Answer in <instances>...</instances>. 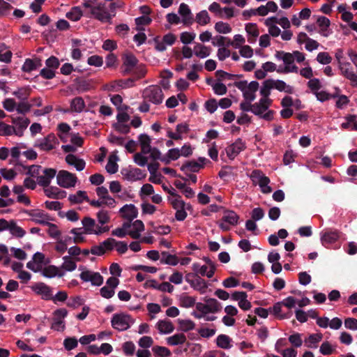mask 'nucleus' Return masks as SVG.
<instances>
[{"label": "nucleus", "mask_w": 357, "mask_h": 357, "mask_svg": "<svg viewBox=\"0 0 357 357\" xmlns=\"http://www.w3.org/2000/svg\"><path fill=\"white\" fill-rule=\"evenodd\" d=\"M275 56L278 60H282L284 63V66L277 68L275 63L267 61L262 65V68H264L266 73L277 71V73L280 74L297 73L298 67L294 63V61L301 63L305 60V54L299 51H294L291 53L285 52L284 51H277L275 54Z\"/></svg>", "instance_id": "nucleus-1"}, {"label": "nucleus", "mask_w": 357, "mask_h": 357, "mask_svg": "<svg viewBox=\"0 0 357 357\" xmlns=\"http://www.w3.org/2000/svg\"><path fill=\"white\" fill-rule=\"evenodd\" d=\"M272 103L273 100H265L260 98L258 102L253 104L252 113L266 121H272L275 114L274 111L269 109Z\"/></svg>", "instance_id": "nucleus-2"}, {"label": "nucleus", "mask_w": 357, "mask_h": 357, "mask_svg": "<svg viewBox=\"0 0 357 357\" xmlns=\"http://www.w3.org/2000/svg\"><path fill=\"white\" fill-rule=\"evenodd\" d=\"M234 85L242 91L245 100L253 101L255 99L256 92L259 89V83L257 82L252 81L248 83L247 81H240L235 82Z\"/></svg>", "instance_id": "nucleus-3"}, {"label": "nucleus", "mask_w": 357, "mask_h": 357, "mask_svg": "<svg viewBox=\"0 0 357 357\" xmlns=\"http://www.w3.org/2000/svg\"><path fill=\"white\" fill-rule=\"evenodd\" d=\"M82 229L87 234L100 235L109 231L107 226H100L90 217H84L82 220Z\"/></svg>", "instance_id": "nucleus-4"}, {"label": "nucleus", "mask_w": 357, "mask_h": 357, "mask_svg": "<svg viewBox=\"0 0 357 357\" xmlns=\"http://www.w3.org/2000/svg\"><path fill=\"white\" fill-rule=\"evenodd\" d=\"M168 201L173 208L176 210L175 218L178 221L184 220L187 217L185 208H189L190 205H186V204L182 200L180 195H175L174 197H169L168 198Z\"/></svg>", "instance_id": "nucleus-5"}, {"label": "nucleus", "mask_w": 357, "mask_h": 357, "mask_svg": "<svg viewBox=\"0 0 357 357\" xmlns=\"http://www.w3.org/2000/svg\"><path fill=\"white\" fill-rule=\"evenodd\" d=\"M133 322L132 317L125 313L114 314L111 320L112 326L114 329L121 331L128 329Z\"/></svg>", "instance_id": "nucleus-6"}, {"label": "nucleus", "mask_w": 357, "mask_h": 357, "mask_svg": "<svg viewBox=\"0 0 357 357\" xmlns=\"http://www.w3.org/2000/svg\"><path fill=\"white\" fill-rule=\"evenodd\" d=\"M56 176L57 184L63 188L75 187L78 181L75 174L67 170H60Z\"/></svg>", "instance_id": "nucleus-7"}, {"label": "nucleus", "mask_w": 357, "mask_h": 357, "mask_svg": "<svg viewBox=\"0 0 357 357\" xmlns=\"http://www.w3.org/2000/svg\"><path fill=\"white\" fill-rule=\"evenodd\" d=\"M196 309L198 312L204 313L205 315L208 313H217L222 309L221 303L215 298H208L206 300V303H197Z\"/></svg>", "instance_id": "nucleus-8"}, {"label": "nucleus", "mask_w": 357, "mask_h": 357, "mask_svg": "<svg viewBox=\"0 0 357 357\" xmlns=\"http://www.w3.org/2000/svg\"><path fill=\"white\" fill-rule=\"evenodd\" d=\"M239 217L233 211H227L224 213L222 218L218 221L219 227L223 231H228L231 227L238 224Z\"/></svg>", "instance_id": "nucleus-9"}, {"label": "nucleus", "mask_w": 357, "mask_h": 357, "mask_svg": "<svg viewBox=\"0 0 357 357\" xmlns=\"http://www.w3.org/2000/svg\"><path fill=\"white\" fill-rule=\"evenodd\" d=\"M143 96L146 100L156 105L161 103L164 98L162 91L158 86H150L145 89Z\"/></svg>", "instance_id": "nucleus-10"}, {"label": "nucleus", "mask_w": 357, "mask_h": 357, "mask_svg": "<svg viewBox=\"0 0 357 357\" xmlns=\"http://www.w3.org/2000/svg\"><path fill=\"white\" fill-rule=\"evenodd\" d=\"M50 260L42 252H36L33 255L32 260L26 264V268H56L53 265H49Z\"/></svg>", "instance_id": "nucleus-11"}, {"label": "nucleus", "mask_w": 357, "mask_h": 357, "mask_svg": "<svg viewBox=\"0 0 357 357\" xmlns=\"http://www.w3.org/2000/svg\"><path fill=\"white\" fill-rule=\"evenodd\" d=\"M59 144V140L54 134H49L45 137L38 140L34 145L35 147L44 151H50L56 148Z\"/></svg>", "instance_id": "nucleus-12"}, {"label": "nucleus", "mask_w": 357, "mask_h": 357, "mask_svg": "<svg viewBox=\"0 0 357 357\" xmlns=\"http://www.w3.org/2000/svg\"><path fill=\"white\" fill-rule=\"evenodd\" d=\"M94 18L102 22H111L112 15L108 12L105 4L98 3L91 13Z\"/></svg>", "instance_id": "nucleus-13"}, {"label": "nucleus", "mask_w": 357, "mask_h": 357, "mask_svg": "<svg viewBox=\"0 0 357 357\" xmlns=\"http://www.w3.org/2000/svg\"><path fill=\"white\" fill-rule=\"evenodd\" d=\"M31 289L37 295L41 296L44 300L49 301L53 298L52 288L44 282H36L31 287Z\"/></svg>", "instance_id": "nucleus-14"}, {"label": "nucleus", "mask_w": 357, "mask_h": 357, "mask_svg": "<svg viewBox=\"0 0 357 357\" xmlns=\"http://www.w3.org/2000/svg\"><path fill=\"white\" fill-rule=\"evenodd\" d=\"M80 278L84 282H90L94 286H100L103 283V277L99 273H95L88 269L81 273Z\"/></svg>", "instance_id": "nucleus-15"}, {"label": "nucleus", "mask_w": 357, "mask_h": 357, "mask_svg": "<svg viewBox=\"0 0 357 357\" xmlns=\"http://www.w3.org/2000/svg\"><path fill=\"white\" fill-rule=\"evenodd\" d=\"M208 160L206 158H199L197 160H192L185 162L181 167V170L185 172H197L204 168Z\"/></svg>", "instance_id": "nucleus-16"}, {"label": "nucleus", "mask_w": 357, "mask_h": 357, "mask_svg": "<svg viewBox=\"0 0 357 357\" xmlns=\"http://www.w3.org/2000/svg\"><path fill=\"white\" fill-rule=\"evenodd\" d=\"M128 226V235L133 239H138L141 236V233L144 230V225L140 220H137L132 222H127Z\"/></svg>", "instance_id": "nucleus-17"}, {"label": "nucleus", "mask_w": 357, "mask_h": 357, "mask_svg": "<svg viewBox=\"0 0 357 357\" xmlns=\"http://www.w3.org/2000/svg\"><path fill=\"white\" fill-rule=\"evenodd\" d=\"M245 149V143L241 139H238L233 144L228 146L226 149L227 155L231 159H234L242 151Z\"/></svg>", "instance_id": "nucleus-18"}, {"label": "nucleus", "mask_w": 357, "mask_h": 357, "mask_svg": "<svg viewBox=\"0 0 357 357\" xmlns=\"http://www.w3.org/2000/svg\"><path fill=\"white\" fill-rule=\"evenodd\" d=\"M121 173L125 179L130 181L141 180L146 176V174L139 168L124 169Z\"/></svg>", "instance_id": "nucleus-19"}, {"label": "nucleus", "mask_w": 357, "mask_h": 357, "mask_svg": "<svg viewBox=\"0 0 357 357\" xmlns=\"http://www.w3.org/2000/svg\"><path fill=\"white\" fill-rule=\"evenodd\" d=\"M56 170L54 168H43L42 175L39 176L38 184L43 187H47L52 179L56 176Z\"/></svg>", "instance_id": "nucleus-20"}, {"label": "nucleus", "mask_w": 357, "mask_h": 357, "mask_svg": "<svg viewBox=\"0 0 357 357\" xmlns=\"http://www.w3.org/2000/svg\"><path fill=\"white\" fill-rule=\"evenodd\" d=\"M119 213L122 218L131 222L137 217L138 210L134 204H126L120 208Z\"/></svg>", "instance_id": "nucleus-21"}, {"label": "nucleus", "mask_w": 357, "mask_h": 357, "mask_svg": "<svg viewBox=\"0 0 357 357\" xmlns=\"http://www.w3.org/2000/svg\"><path fill=\"white\" fill-rule=\"evenodd\" d=\"M341 74L351 82L357 84V74L353 70L351 65L349 62H342L339 65Z\"/></svg>", "instance_id": "nucleus-22"}, {"label": "nucleus", "mask_w": 357, "mask_h": 357, "mask_svg": "<svg viewBox=\"0 0 357 357\" xmlns=\"http://www.w3.org/2000/svg\"><path fill=\"white\" fill-rule=\"evenodd\" d=\"M28 215L31 218L34 222L41 224L47 225L49 224L50 218L47 214L40 209L30 210L26 212Z\"/></svg>", "instance_id": "nucleus-23"}, {"label": "nucleus", "mask_w": 357, "mask_h": 357, "mask_svg": "<svg viewBox=\"0 0 357 357\" xmlns=\"http://www.w3.org/2000/svg\"><path fill=\"white\" fill-rule=\"evenodd\" d=\"M178 13L181 16V22L184 24H192L193 22V17L191 10L189 6L185 3L180 4L178 8Z\"/></svg>", "instance_id": "nucleus-24"}, {"label": "nucleus", "mask_w": 357, "mask_h": 357, "mask_svg": "<svg viewBox=\"0 0 357 357\" xmlns=\"http://www.w3.org/2000/svg\"><path fill=\"white\" fill-rule=\"evenodd\" d=\"M65 160L68 165L74 167L77 171H82L86 166V162L83 159L73 153L68 154Z\"/></svg>", "instance_id": "nucleus-25"}, {"label": "nucleus", "mask_w": 357, "mask_h": 357, "mask_svg": "<svg viewBox=\"0 0 357 357\" xmlns=\"http://www.w3.org/2000/svg\"><path fill=\"white\" fill-rule=\"evenodd\" d=\"M137 63V59L132 54H126L123 58V63L122 68H123V73L124 75L130 73L134 68L136 67Z\"/></svg>", "instance_id": "nucleus-26"}, {"label": "nucleus", "mask_w": 357, "mask_h": 357, "mask_svg": "<svg viewBox=\"0 0 357 357\" xmlns=\"http://www.w3.org/2000/svg\"><path fill=\"white\" fill-rule=\"evenodd\" d=\"M245 30L248 35V41L250 43H254L259 36V29L257 24L248 23L245 25Z\"/></svg>", "instance_id": "nucleus-27"}, {"label": "nucleus", "mask_w": 357, "mask_h": 357, "mask_svg": "<svg viewBox=\"0 0 357 357\" xmlns=\"http://www.w3.org/2000/svg\"><path fill=\"white\" fill-rule=\"evenodd\" d=\"M278 6L275 2L269 1L266 5H261L256 9L257 15L266 16L269 12L275 13L278 10Z\"/></svg>", "instance_id": "nucleus-28"}, {"label": "nucleus", "mask_w": 357, "mask_h": 357, "mask_svg": "<svg viewBox=\"0 0 357 357\" xmlns=\"http://www.w3.org/2000/svg\"><path fill=\"white\" fill-rule=\"evenodd\" d=\"M110 246L108 238L101 243L92 246L91 248V253L97 256L103 255L107 252L110 251Z\"/></svg>", "instance_id": "nucleus-29"}, {"label": "nucleus", "mask_w": 357, "mask_h": 357, "mask_svg": "<svg viewBox=\"0 0 357 357\" xmlns=\"http://www.w3.org/2000/svg\"><path fill=\"white\" fill-rule=\"evenodd\" d=\"M273 88L277 89L279 91H284L287 93L291 94L294 93V89L292 86L287 84L282 80L277 79H270Z\"/></svg>", "instance_id": "nucleus-30"}, {"label": "nucleus", "mask_w": 357, "mask_h": 357, "mask_svg": "<svg viewBox=\"0 0 357 357\" xmlns=\"http://www.w3.org/2000/svg\"><path fill=\"white\" fill-rule=\"evenodd\" d=\"M211 49L202 43H196L193 47L194 54L200 59H204L211 54Z\"/></svg>", "instance_id": "nucleus-31"}, {"label": "nucleus", "mask_w": 357, "mask_h": 357, "mask_svg": "<svg viewBox=\"0 0 357 357\" xmlns=\"http://www.w3.org/2000/svg\"><path fill=\"white\" fill-rule=\"evenodd\" d=\"M157 328L161 334H168L174 331V326L169 320H160L157 323Z\"/></svg>", "instance_id": "nucleus-32"}, {"label": "nucleus", "mask_w": 357, "mask_h": 357, "mask_svg": "<svg viewBox=\"0 0 357 357\" xmlns=\"http://www.w3.org/2000/svg\"><path fill=\"white\" fill-rule=\"evenodd\" d=\"M34 272H38L41 271V274L45 277L52 278L54 277L61 278L64 275L65 271L63 269H31Z\"/></svg>", "instance_id": "nucleus-33"}, {"label": "nucleus", "mask_w": 357, "mask_h": 357, "mask_svg": "<svg viewBox=\"0 0 357 357\" xmlns=\"http://www.w3.org/2000/svg\"><path fill=\"white\" fill-rule=\"evenodd\" d=\"M47 197L52 199H61L66 196V192L61 190L57 187H49L44 190Z\"/></svg>", "instance_id": "nucleus-34"}, {"label": "nucleus", "mask_w": 357, "mask_h": 357, "mask_svg": "<svg viewBox=\"0 0 357 357\" xmlns=\"http://www.w3.org/2000/svg\"><path fill=\"white\" fill-rule=\"evenodd\" d=\"M109 241L110 244V251H112L114 249H116V250L119 254H123L126 252L128 250V245L126 243L123 241H117L114 238H109Z\"/></svg>", "instance_id": "nucleus-35"}, {"label": "nucleus", "mask_w": 357, "mask_h": 357, "mask_svg": "<svg viewBox=\"0 0 357 357\" xmlns=\"http://www.w3.org/2000/svg\"><path fill=\"white\" fill-rule=\"evenodd\" d=\"M68 200L71 204H80L84 200L86 202L89 201V197L85 191L79 190L74 195H70Z\"/></svg>", "instance_id": "nucleus-36"}, {"label": "nucleus", "mask_w": 357, "mask_h": 357, "mask_svg": "<svg viewBox=\"0 0 357 357\" xmlns=\"http://www.w3.org/2000/svg\"><path fill=\"white\" fill-rule=\"evenodd\" d=\"M231 339L225 334L219 335L216 338L217 346L225 349H230L232 347L231 344Z\"/></svg>", "instance_id": "nucleus-37"}, {"label": "nucleus", "mask_w": 357, "mask_h": 357, "mask_svg": "<svg viewBox=\"0 0 357 357\" xmlns=\"http://www.w3.org/2000/svg\"><path fill=\"white\" fill-rule=\"evenodd\" d=\"M13 134L21 136L22 131L20 132L15 130L14 126L6 124L4 123H0V135L8 136Z\"/></svg>", "instance_id": "nucleus-38"}, {"label": "nucleus", "mask_w": 357, "mask_h": 357, "mask_svg": "<svg viewBox=\"0 0 357 357\" xmlns=\"http://www.w3.org/2000/svg\"><path fill=\"white\" fill-rule=\"evenodd\" d=\"M272 89H273V86H272V84H271V82L270 79L265 80L263 82V85H262V86L260 89V94L261 96V99H263V100H271L269 98V96L271 94V90Z\"/></svg>", "instance_id": "nucleus-39"}, {"label": "nucleus", "mask_w": 357, "mask_h": 357, "mask_svg": "<svg viewBox=\"0 0 357 357\" xmlns=\"http://www.w3.org/2000/svg\"><path fill=\"white\" fill-rule=\"evenodd\" d=\"M322 337L323 335L321 333L311 334L305 340V346L308 348H317V343L321 340Z\"/></svg>", "instance_id": "nucleus-40"}, {"label": "nucleus", "mask_w": 357, "mask_h": 357, "mask_svg": "<svg viewBox=\"0 0 357 357\" xmlns=\"http://www.w3.org/2000/svg\"><path fill=\"white\" fill-rule=\"evenodd\" d=\"M142 152L149 153L151 151V138L147 135H141L139 137Z\"/></svg>", "instance_id": "nucleus-41"}, {"label": "nucleus", "mask_w": 357, "mask_h": 357, "mask_svg": "<svg viewBox=\"0 0 357 357\" xmlns=\"http://www.w3.org/2000/svg\"><path fill=\"white\" fill-rule=\"evenodd\" d=\"M160 261L162 264H166L171 266H176L178 264L179 259L173 255L168 254L167 252H162L160 257Z\"/></svg>", "instance_id": "nucleus-42"}, {"label": "nucleus", "mask_w": 357, "mask_h": 357, "mask_svg": "<svg viewBox=\"0 0 357 357\" xmlns=\"http://www.w3.org/2000/svg\"><path fill=\"white\" fill-rule=\"evenodd\" d=\"M70 234H73V242L75 243H82L86 241L84 236L86 234L82 228H74L70 230Z\"/></svg>", "instance_id": "nucleus-43"}, {"label": "nucleus", "mask_w": 357, "mask_h": 357, "mask_svg": "<svg viewBox=\"0 0 357 357\" xmlns=\"http://www.w3.org/2000/svg\"><path fill=\"white\" fill-rule=\"evenodd\" d=\"M186 341V337L183 333H177L167 338V344L172 346L182 344Z\"/></svg>", "instance_id": "nucleus-44"}, {"label": "nucleus", "mask_w": 357, "mask_h": 357, "mask_svg": "<svg viewBox=\"0 0 357 357\" xmlns=\"http://www.w3.org/2000/svg\"><path fill=\"white\" fill-rule=\"evenodd\" d=\"M245 39L241 34L234 35L233 40H227V45H231L235 49H239L241 47L245 45Z\"/></svg>", "instance_id": "nucleus-45"}, {"label": "nucleus", "mask_w": 357, "mask_h": 357, "mask_svg": "<svg viewBox=\"0 0 357 357\" xmlns=\"http://www.w3.org/2000/svg\"><path fill=\"white\" fill-rule=\"evenodd\" d=\"M85 107V103L82 98L76 97L71 100L70 109L75 112H81Z\"/></svg>", "instance_id": "nucleus-46"}, {"label": "nucleus", "mask_w": 357, "mask_h": 357, "mask_svg": "<svg viewBox=\"0 0 357 357\" xmlns=\"http://www.w3.org/2000/svg\"><path fill=\"white\" fill-rule=\"evenodd\" d=\"M40 66L41 63L40 59L32 60L27 59L22 66V70L24 72H31Z\"/></svg>", "instance_id": "nucleus-47"}, {"label": "nucleus", "mask_w": 357, "mask_h": 357, "mask_svg": "<svg viewBox=\"0 0 357 357\" xmlns=\"http://www.w3.org/2000/svg\"><path fill=\"white\" fill-rule=\"evenodd\" d=\"M118 158L116 155H110L108 159V162L106 165V170L109 174H114L118 171V165L116 163Z\"/></svg>", "instance_id": "nucleus-48"}, {"label": "nucleus", "mask_w": 357, "mask_h": 357, "mask_svg": "<svg viewBox=\"0 0 357 357\" xmlns=\"http://www.w3.org/2000/svg\"><path fill=\"white\" fill-rule=\"evenodd\" d=\"M195 22L201 26L210 23L211 17L206 10H202L196 15Z\"/></svg>", "instance_id": "nucleus-49"}, {"label": "nucleus", "mask_w": 357, "mask_h": 357, "mask_svg": "<svg viewBox=\"0 0 357 357\" xmlns=\"http://www.w3.org/2000/svg\"><path fill=\"white\" fill-rule=\"evenodd\" d=\"M215 30L222 34H227L231 32L232 28L229 24L222 21L218 22L214 26Z\"/></svg>", "instance_id": "nucleus-50"}, {"label": "nucleus", "mask_w": 357, "mask_h": 357, "mask_svg": "<svg viewBox=\"0 0 357 357\" xmlns=\"http://www.w3.org/2000/svg\"><path fill=\"white\" fill-rule=\"evenodd\" d=\"M317 22L321 29V34L325 37L328 36L327 29L330 25V20L326 17H319Z\"/></svg>", "instance_id": "nucleus-51"}, {"label": "nucleus", "mask_w": 357, "mask_h": 357, "mask_svg": "<svg viewBox=\"0 0 357 357\" xmlns=\"http://www.w3.org/2000/svg\"><path fill=\"white\" fill-rule=\"evenodd\" d=\"M340 234L338 231H329L325 233L321 237L323 243H333L338 240Z\"/></svg>", "instance_id": "nucleus-52"}, {"label": "nucleus", "mask_w": 357, "mask_h": 357, "mask_svg": "<svg viewBox=\"0 0 357 357\" xmlns=\"http://www.w3.org/2000/svg\"><path fill=\"white\" fill-rule=\"evenodd\" d=\"M347 121L341 124L343 129H351L357 130V121H356L355 115H349L346 117Z\"/></svg>", "instance_id": "nucleus-53"}, {"label": "nucleus", "mask_w": 357, "mask_h": 357, "mask_svg": "<svg viewBox=\"0 0 357 357\" xmlns=\"http://www.w3.org/2000/svg\"><path fill=\"white\" fill-rule=\"evenodd\" d=\"M82 15L83 13L78 6L72 8L71 10L66 13V17L72 21H78Z\"/></svg>", "instance_id": "nucleus-54"}, {"label": "nucleus", "mask_w": 357, "mask_h": 357, "mask_svg": "<svg viewBox=\"0 0 357 357\" xmlns=\"http://www.w3.org/2000/svg\"><path fill=\"white\" fill-rule=\"evenodd\" d=\"M98 219V223L100 226H104V225L109 223L110 221V215L109 213L104 209L99 211L96 215Z\"/></svg>", "instance_id": "nucleus-55"}, {"label": "nucleus", "mask_w": 357, "mask_h": 357, "mask_svg": "<svg viewBox=\"0 0 357 357\" xmlns=\"http://www.w3.org/2000/svg\"><path fill=\"white\" fill-rule=\"evenodd\" d=\"M196 299L195 297L188 295H183L180 298V306L185 308L196 305Z\"/></svg>", "instance_id": "nucleus-56"}, {"label": "nucleus", "mask_w": 357, "mask_h": 357, "mask_svg": "<svg viewBox=\"0 0 357 357\" xmlns=\"http://www.w3.org/2000/svg\"><path fill=\"white\" fill-rule=\"evenodd\" d=\"M180 330L188 332L195 328V324L190 319H178Z\"/></svg>", "instance_id": "nucleus-57"}, {"label": "nucleus", "mask_w": 357, "mask_h": 357, "mask_svg": "<svg viewBox=\"0 0 357 357\" xmlns=\"http://www.w3.org/2000/svg\"><path fill=\"white\" fill-rule=\"evenodd\" d=\"M8 230L13 235L17 237H22L25 234V231L22 227H19L14 221H10Z\"/></svg>", "instance_id": "nucleus-58"}, {"label": "nucleus", "mask_w": 357, "mask_h": 357, "mask_svg": "<svg viewBox=\"0 0 357 357\" xmlns=\"http://www.w3.org/2000/svg\"><path fill=\"white\" fill-rule=\"evenodd\" d=\"M43 168L40 165H31L29 167L27 174L31 177L36 178V181H38L39 176L42 175V171Z\"/></svg>", "instance_id": "nucleus-59"}, {"label": "nucleus", "mask_w": 357, "mask_h": 357, "mask_svg": "<svg viewBox=\"0 0 357 357\" xmlns=\"http://www.w3.org/2000/svg\"><path fill=\"white\" fill-rule=\"evenodd\" d=\"M152 351L155 355L161 357H169L171 355L170 350L165 347L155 346L152 348Z\"/></svg>", "instance_id": "nucleus-60"}, {"label": "nucleus", "mask_w": 357, "mask_h": 357, "mask_svg": "<svg viewBox=\"0 0 357 357\" xmlns=\"http://www.w3.org/2000/svg\"><path fill=\"white\" fill-rule=\"evenodd\" d=\"M112 235L119 238H123L126 235H128V226L127 225L126 222H124L121 227L114 229L112 231Z\"/></svg>", "instance_id": "nucleus-61"}, {"label": "nucleus", "mask_w": 357, "mask_h": 357, "mask_svg": "<svg viewBox=\"0 0 357 357\" xmlns=\"http://www.w3.org/2000/svg\"><path fill=\"white\" fill-rule=\"evenodd\" d=\"M13 94L18 99L25 100L30 96V89L27 87L21 88L14 91Z\"/></svg>", "instance_id": "nucleus-62"}, {"label": "nucleus", "mask_w": 357, "mask_h": 357, "mask_svg": "<svg viewBox=\"0 0 357 357\" xmlns=\"http://www.w3.org/2000/svg\"><path fill=\"white\" fill-rule=\"evenodd\" d=\"M78 345V341L75 337H66L63 341L64 348L67 351L73 350Z\"/></svg>", "instance_id": "nucleus-63"}, {"label": "nucleus", "mask_w": 357, "mask_h": 357, "mask_svg": "<svg viewBox=\"0 0 357 357\" xmlns=\"http://www.w3.org/2000/svg\"><path fill=\"white\" fill-rule=\"evenodd\" d=\"M84 301L81 296H77L70 298V299L67 302V305L70 307L75 309L79 306L82 305L84 304Z\"/></svg>", "instance_id": "nucleus-64"}]
</instances>
